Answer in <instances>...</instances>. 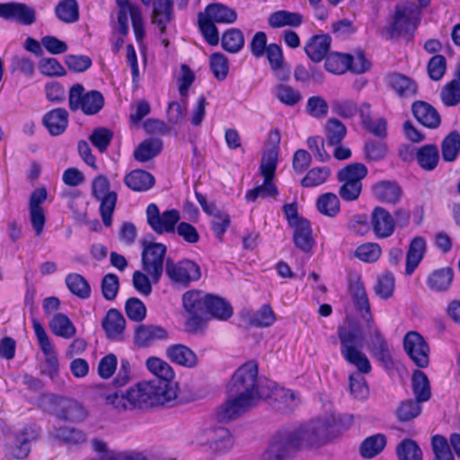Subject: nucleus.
I'll return each mask as SVG.
<instances>
[{"label": "nucleus", "mask_w": 460, "mask_h": 460, "mask_svg": "<svg viewBox=\"0 0 460 460\" xmlns=\"http://www.w3.org/2000/svg\"><path fill=\"white\" fill-rule=\"evenodd\" d=\"M32 327L37 337L39 345L42 352L48 358V362L49 366L56 369L58 368V359L54 356V351L52 348V344L49 341V338L43 327V325L35 318L32 319Z\"/></svg>", "instance_id": "c9c22d12"}, {"label": "nucleus", "mask_w": 460, "mask_h": 460, "mask_svg": "<svg viewBox=\"0 0 460 460\" xmlns=\"http://www.w3.org/2000/svg\"><path fill=\"white\" fill-rule=\"evenodd\" d=\"M331 42L332 39L328 34L314 35L305 46V51L312 61L320 62L328 56Z\"/></svg>", "instance_id": "a878e982"}, {"label": "nucleus", "mask_w": 460, "mask_h": 460, "mask_svg": "<svg viewBox=\"0 0 460 460\" xmlns=\"http://www.w3.org/2000/svg\"><path fill=\"white\" fill-rule=\"evenodd\" d=\"M0 18L15 21L22 25H31L36 21V11L23 3H0Z\"/></svg>", "instance_id": "f3484780"}, {"label": "nucleus", "mask_w": 460, "mask_h": 460, "mask_svg": "<svg viewBox=\"0 0 460 460\" xmlns=\"http://www.w3.org/2000/svg\"><path fill=\"white\" fill-rule=\"evenodd\" d=\"M416 159L422 169L432 171L439 160L438 149L435 145H425L418 150Z\"/></svg>", "instance_id": "c03bdc74"}, {"label": "nucleus", "mask_w": 460, "mask_h": 460, "mask_svg": "<svg viewBox=\"0 0 460 460\" xmlns=\"http://www.w3.org/2000/svg\"><path fill=\"white\" fill-rule=\"evenodd\" d=\"M163 148V142L159 138H148L139 144L134 152V157L139 162H147L156 156Z\"/></svg>", "instance_id": "ea45409f"}, {"label": "nucleus", "mask_w": 460, "mask_h": 460, "mask_svg": "<svg viewBox=\"0 0 460 460\" xmlns=\"http://www.w3.org/2000/svg\"><path fill=\"white\" fill-rule=\"evenodd\" d=\"M317 208L323 215L335 217L340 212L338 196L331 192L321 195L317 199Z\"/></svg>", "instance_id": "864d4df0"}, {"label": "nucleus", "mask_w": 460, "mask_h": 460, "mask_svg": "<svg viewBox=\"0 0 460 460\" xmlns=\"http://www.w3.org/2000/svg\"><path fill=\"white\" fill-rule=\"evenodd\" d=\"M278 195V189L273 183V178H264V181L261 185L257 186L247 191L245 198L249 202H253L257 198H275Z\"/></svg>", "instance_id": "4d7b16f0"}, {"label": "nucleus", "mask_w": 460, "mask_h": 460, "mask_svg": "<svg viewBox=\"0 0 460 460\" xmlns=\"http://www.w3.org/2000/svg\"><path fill=\"white\" fill-rule=\"evenodd\" d=\"M181 216L177 209H168L160 213L156 204L151 203L146 208V220L154 232L158 234L174 233Z\"/></svg>", "instance_id": "9d476101"}, {"label": "nucleus", "mask_w": 460, "mask_h": 460, "mask_svg": "<svg viewBox=\"0 0 460 460\" xmlns=\"http://www.w3.org/2000/svg\"><path fill=\"white\" fill-rule=\"evenodd\" d=\"M40 433V429L36 424L26 425L15 435L13 455L22 459L26 457L31 451V443L35 441Z\"/></svg>", "instance_id": "aec40b11"}, {"label": "nucleus", "mask_w": 460, "mask_h": 460, "mask_svg": "<svg viewBox=\"0 0 460 460\" xmlns=\"http://www.w3.org/2000/svg\"><path fill=\"white\" fill-rule=\"evenodd\" d=\"M165 355L171 362L187 368H193L199 363L196 353L189 347L182 344L169 346L166 349Z\"/></svg>", "instance_id": "412c9836"}, {"label": "nucleus", "mask_w": 460, "mask_h": 460, "mask_svg": "<svg viewBox=\"0 0 460 460\" xmlns=\"http://www.w3.org/2000/svg\"><path fill=\"white\" fill-rule=\"evenodd\" d=\"M198 441L200 446H208L211 452L217 454L229 451L234 445L230 431L222 427L204 431L199 435Z\"/></svg>", "instance_id": "9b49d317"}, {"label": "nucleus", "mask_w": 460, "mask_h": 460, "mask_svg": "<svg viewBox=\"0 0 460 460\" xmlns=\"http://www.w3.org/2000/svg\"><path fill=\"white\" fill-rule=\"evenodd\" d=\"M52 332L64 339H71L76 333V328L72 321L64 314H56L49 322Z\"/></svg>", "instance_id": "58836bf2"}, {"label": "nucleus", "mask_w": 460, "mask_h": 460, "mask_svg": "<svg viewBox=\"0 0 460 460\" xmlns=\"http://www.w3.org/2000/svg\"><path fill=\"white\" fill-rule=\"evenodd\" d=\"M303 22V16L298 13L279 10L270 14L268 23L271 28L285 26L298 27Z\"/></svg>", "instance_id": "4c0bfd02"}, {"label": "nucleus", "mask_w": 460, "mask_h": 460, "mask_svg": "<svg viewBox=\"0 0 460 460\" xmlns=\"http://www.w3.org/2000/svg\"><path fill=\"white\" fill-rule=\"evenodd\" d=\"M347 134V128L337 119H329L325 124V136L328 146H338Z\"/></svg>", "instance_id": "09e8293b"}, {"label": "nucleus", "mask_w": 460, "mask_h": 460, "mask_svg": "<svg viewBox=\"0 0 460 460\" xmlns=\"http://www.w3.org/2000/svg\"><path fill=\"white\" fill-rule=\"evenodd\" d=\"M131 405L134 409H149L163 405L176 398L173 388H166L164 381L140 382L129 388Z\"/></svg>", "instance_id": "20e7f679"}, {"label": "nucleus", "mask_w": 460, "mask_h": 460, "mask_svg": "<svg viewBox=\"0 0 460 460\" xmlns=\"http://www.w3.org/2000/svg\"><path fill=\"white\" fill-rule=\"evenodd\" d=\"M338 337L341 341V354L349 364L358 370V373L349 376L350 393L356 399H366L368 395V387L362 374H368L371 371V364L362 351V338L355 330L345 326L338 329Z\"/></svg>", "instance_id": "7ed1b4c3"}, {"label": "nucleus", "mask_w": 460, "mask_h": 460, "mask_svg": "<svg viewBox=\"0 0 460 460\" xmlns=\"http://www.w3.org/2000/svg\"><path fill=\"white\" fill-rule=\"evenodd\" d=\"M442 157L447 162H453L460 152V135L451 132L442 142Z\"/></svg>", "instance_id": "603ef678"}, {"label": "nucleus", "mask_w": 460, "mask_h": 460, "mask_svg": "<svg viewBox=\"0 0 460 460\" xmlns=\"http://www.w3.org/2000/svg\"><path fill=\"white\" fill-rule=\"evenodd\" d=\"M426 252V241L421 236H415L409 244L406 253V275H411L419 266Z\"/></svg>", "instance_id": "c85d7f7f"}, {"label": "nucleus", "mask_w": 460, "mask_h": 460, "mask_svg": "<svg viewBox=\"0 0 460 460\" xmlns=\"http://www.w3.org/2000/svg\"><path fill=\"white\" fill-rule=\"evenodd\" d=\"M276 321L275 314L270 305H263L250 319V323L256 327H269Z\"/></svg>", "instance_id": "e2e57ef3"}, {"label": "nucleus", "mask_w": 460, "mask_h": 460, "mask_svg": "<svg viewBox=\"0 0 460 460\" xmlns=\"http://www.w3.org/2000/svg\"><path fill=\"white\" fill-rule=\"evenodd\" d=\"M370 224L376 237L379 239L390 237L395 230L394 217L382 207L373 209Z\"/></svg>", "instance_id": "a211bd4d"}, {"label": "nucleus", "mask_w": 460, "mask_h": 460, "mask_svg": "<svg viewBox=\"0 0 460 460\" xmlns=\"http://www.w3.org/2000/svg\"><path fill=\"white\" fill-rule=\"evenodd\" d=\"M111 184L105 175L99 174L92 181L91 192L93 197L100 201V214L103 224L111 226L112 223V214L118 199L115 191L110 190Z\"/></svg>", "instance_id": "423d86ee"}, {"label": "nucleus", "mask_w": 460, "mask_h": 460, "mask_svg": "<svg viewBox=\"0 0 460 460\" xmlns=\"http://www.w3.org/2000/svg\"><path fill=\"white\" fill-rule=\"evenodd\" d=\"M324 66L330 73L341 75L348 70H351L356 74H361L364 73L369 66L362 54H359L354 59L349 54L332 52L326 57Z\"/></svg>", "instance_id": "1a4fd4ad"}, {"label": "nucleus", "mask_w": 460, "mask_h": 460, "mask_svg": "<svg viewBox=\"0 0 460 460\" xmlns=\"http://www.w3.org/2000/svg\"><path fill=\"white\" fill-rule=\"evenodd\" d=\"M106 403L112 406L118 411L134 409L131 405L130 390L117 391L108 394L105 397Z\"/></svg>", "instance_id": "bf43d9fd"}, {"label": "nucleus", "mask_w": 460, "mask_h": 460, "mask_svg": "<svg viewBox=\"0 0 460 460\" xmlns=\"http://www.w3.org/2000/svg\"><path fill=\"white\" fill-rule=\"evenodd\" d=\"M49 401L54 405L53 414L60 420L81 421L87 416L85 409L75 400L50 395Z\"/></svg>", "instance_id": "f8f14e48"}, {"label": "nucleus", "mask_w": 460, "mask_h": 460, "mask_svg": "<svg viewBox=\"0 0 460 460\" xmlns=\"http://www.w3.org/2000/svg\"><path fill=\"white\" fill-rule=\"evenodd\" d=\"M385 80L387 85L400 98H411L417 93V84L412 79L404 75L393 73L388 75Z\"/></svg>", "instance_id": "4be33fe9"}, {"label": "nucleus", "mask_w": 460, "mask_h": 460, "mask_svg": "<svg viewBox=\"0 0 460 460\" xmlns=\"http://www.w3.org/2000/svg\"><path fill=\"white\" fill-rule=\"evenodd\" d=\"M293 241L295 245L305 252H308L314 245L311 225L306 219L296 220L293 223Z\"/></svg>", "instance_id": "393cba45"}, {"label": "nucleus", "mask_w": 460, "mask_h": 460, "mask_svg": "<svg viewBox=\"0 0 460 460\" xmlns=\"http://www.w3.org/2000/svg\"><path fill=\"white\" fill-rule=\"evenodd\" d=\"M273 93L280 102L288 106H294L301 100L300 93L289 85L279 84Z\"/></svg>", "instance_id": "69168bd1"}, {"label": "nucleus", "mask_w": 460, "mask_h": 460, "mask_svg": "<svg viewBox=\"0 0 460 460\" xmlns=\"http://www.w3.org/2000/svg\"><path fill=\"white\" fill-rule=\"evenodd\" d=\"M93 450L98 454L94 460H141L137 456L131 453L116 454L108 449L106 443L101 439L94 438L92 441Z\"/></svg>", "instance_id": "37998d69"}, {"label": "nucleus", "mask_w": 460, "mask_h": 460, "mask_svg": "<svg viewBox=\"0 0 460 460\" xmlns=\"http://www.w3.org/2000/svg\"><path fill=\"white\" fill-rule=\"evenodd\" d=\"M330 175L331 170L329 167H314L302 179L301 184L306 188L315 187L324 183Z\"/></svg>", "instance_id": "052dcab7"}, {"label": "nucleus", "mask_w": 460, "mask_h": 460, "mask_svg": "<svg viewBox=\"0 0 460 460\" xmlns=\"http://www.w3.org/2000/svg\"><path fill=\"white\" fill-rule=\"evenodd\" d=\"M210 294L199 290L188 291L183 295L182 303L185 310L192 316L187 324L198 323L199 318L206 314L207 305Z\"/></svg>", "instance_id": "6ab92c4d"}, {"label": "nucleus", "mask_w": 460, "mask_h": 460, "mask_svg": "<svg viewBox=\"0 0 460 460\" xmlns=\"http://www.w3.org/2000/svg\"><path fill=\"white\" fill-rule=\"evenodd\" d=\"M420 21V11L413 5L397 6L394 21L384 29V36L393 40L412 33Z\"/></svg>", "instance_id": "0eeeda50"}, {"label": "nucleus", "mask_w": 460, "mask_h": 460, "mask_svg": "<svg viewBox=\"0 0 460 460\" xmlns=\"http://www.w3.org/2000/svg\"><path fill=\"white\" fill-rule=\"evenodd\" d=\"M201 13L215 23L230 24L237 20L234 9L219 3L208 4Z\"/></svg>", "instance_id": "c756f323"}, {"label": "nucleus", "mask_w": 460, "mask_h": 460, "mask_svg": "<svg viewBox=\"0 0 460 460\" xmlns=\"http://www.w3.org/2000/svg\"><path fill=\"white\" fill-rule=\"evenodd\" d=\"M125 325L123 315L116 309H110L102 323L107 337L116 341L122 338Z\"/></svg>", "instance_id": "bb28decb"}, {"label": "nucleus", "mask_w": 460, "mask_h": 460, "mask_svg": "<svg viewBox=\"0 0 460 460\" xmlns=\"http://www.w3.org/2000/svg\"><path fill=\"white\" fill-rule=\"evenodd\" d=\"M47 197V190L43 187L34 190L30 196L29 217L37 236L41 235L46 223L45 210L41 205L45 202Z\"/></svg>", "instance_id": "4468645a"}, {"label": "nucleus", "mask_w": 460, "mask_h": 460, "mask_svg": "<svg viewBox=\"0 0 460 460\" xmlns=\"http://www.w3.org/2000/svg\"><path fill=\"white\" fill-rule=\"evenodd\" d=\"M367 332L369 336V348L372 354L383 362L389 363L391 357L387 343L373 321L367 323Z\"/></svg>", "instance_id": "b1692460"}, {"label": "nucleus", "mask_w": 460, "mask_h": 460, "mask_svg": "<svg viewBox=\"0 0 460 460\" xmlns=\"http://www.w3.org/2000/svg\"><path fill=\"white\" fill-rule=\"evenodd\" d=\"M403 347L416 366L428 367L429 349L420 334L416 332H408L403 339Z\"/></svg>", "instance_id": "2eb2a0df"}, {"label": "nucleus", "mask_w": 460, "mask_h": 460, "mask_svg": "<svg viewBox=\"0 0 460 460\" xmlns=\"http://www.w3.org/2000/svg\"><path fill=\"white\" fill-rule=\"evenodd\" d=\"M279 132L277 129L270 131L260 166L261 173L264 178H274L279 152Z\"/></svg>", "instance_id": "dca6fc26"}, {"label": "nucleus", "mask_w": 460, "mask_h": 460, "mask_svg": "<svg viewBox=\"0 0 460 460\" xmlns=\"http://www.w3.org/2000/svg\"><path fill=\"white\" fill-rule=\"evenodd\" d=\"M206 314H209L217 319L226 321L232 316L233 308L225 299L209 295Z\"/></svg>", "instance_id": "a19ab883"}, {"label": "nucleus", "mask_w": 460, "mask_h": 460, "mask_svg": "<svg viewBox=\"0 0 460 460\" xmlns=\"http://www.w3.org/2000/svg\"><path fill=\"white\" fill-rule=\"evenodd\" d=\"M439 96L444 105L456 106L460 103V85L451 80L441 89Z\"/></svg>", "instance_id": "338daca9"}, {"label": "nucleus", "mask_w": 460, "mask_h": 460, "mask_svg": "<svg viewBox=\"0 0 460 460\" xmlns=\"http://www.w3.org/2000/svg\"><path fill=\"white\" fill-rule=\"evenodd\" d=\"M167 248L160 243H150L144 246L141 262L143 270L157 283L164 271V261Z\"/></svg>", "instance_id": "6e6552de"}, {"label": "nucleus", "mask_w": 460, "mask_h": 460, "mask_svg": "<svg viewBox=\"0 0 460 460\" xmlns=\"http://www.w3.org/2000/svg\"><path fill=\"white\" fill-rule=\"evenodd\" d=\"M66 285L69 291L82 299L91 296V287L88 281L78 273H70L66 277Z\"/></svg>", "instance_id": "a18cd8bd"}, {"label": "nucleus", "mask_w": 460, "mask_h": 460, "mask_svg": "<svg viewBox=\"0 0 460 460\" xmlns=\"http://www.w3.org/2000/svg\"><path fill=\"white\" fill-rule=\"evenodd\" d=\"M10 71L11 73L18 72L31 78L35 73V63L27 56L15 55L11 59Z\"/></svg>", "instance_id": "6e6d98bb"}, {"label": "nucleus", "mask_w": 460, "mask_h": 460, "mask_svg": "<svg viewBox=\"0 0 460 460\" xmlns=\"http://www.w3.org/2000/svg\"><path fill=\"white\" fill-rule=\"evenodd\" d=\"M146 366L155 376L153 380L164 381L166 388H172L170 381L174 377V371L166 361L152 357L146 359Z\"/></svg>", "instance_id": "f704fd0d"}, {"label": "nucleus", "mask_w": 460, "mask_h": 460, "mask_svg": "<svg viewBox=\"0 0 460 460\" xmlns=\"http://www.w3.org/2000/svg\"><path fill=\"white\" fill-rule=\"evenodd\" d=\"M42 122L50 135L59 136L67 128L68 112L63 108L54 109L44 115Z\"/></svg>", "instance_id": "cd10ccee"}, {"label": "nucleus", "mask_w": 460, "mask_h": 460, "mask_svg": "<svg viewBox=\"0 0 460 460\" xmlns=\"http://www.w3.org/2000/svg\"><path fill=\"white\" fill-rule=\"evenodd\" d=\"M167 337V332L156 325H140L135 332V343L140 347H146L153 342L164 340Z\"/></svg>", "instance_id": "7c9ffc66"}, {"label": "nucleus", "mask_w": 460, "mask_h": 460, "mask_svg": "<svg viewBox=\"0 0 460 460\" xmlns=\"http://www.w3.org/2000/svg\"><path fill=\"white\" fill-rule=\"evenodd\" d=\"M394 290V277L390 272H385L378 277L375 286L376 294L382 299L390 298Z\"/></svg>", "instance_id": "0e129e2a"}, {"label": "nucleus", "mask_w": 460, "mask_h": 460, "mask_svg": "<svg viewBox=\"0 0 460 460\" xmlns=\"http://www.w3.org/2000/svg\"><path fill=\"white\" fill-rule=\"evenodd\" d=\"M352 422V415H343L338 419L330 415L315 420L297 430L278 432L272 437L259 460H291L304 445L314 446L323 443L341 429H349Z\"/></svg>", "instance_id": "f03ea898"}, {"label": "nucleus", "mask_w": 460, "mask_h": 460, "mask_svg": "<svg viewBox=\"0 0 460 460\" xmlns=\"http://www.w3.org/2000/svg\"><path fill=\"white\" fill-rule=\"evenodd\" d=\"M198 23L199 31L206 41L211 46L217 45L219 42V33L215 22L199 13L198 15Z\"/></svg>", "instance_id": "5fc2aeb1"}, {"label": "nucleus", "mask_w": 460, "mask_h": 460, "mask_svg": "<svg viewBox=\"0 0 460 460\" xmlns=\"http://www.w3.org/2000/svg\"><path fill=\"white\" fill-rule=\"evenodd\" d=\"M386 445V438L383 434H376L364 439L360 446V454L364 458H373L383 451Z\"/></svg>", "instance_id": "49530a36"}, {"label": "nucleus", "mask_w": 460, "mask_h": 460, "mask_svg": "<svg viewBox=\"0 0 460 460\" xmlns=\"http://www.w3.org/2000/svg\"><path fill=\"white\" fill-rule=\"evenodd\" d=\"M57 17L66 22L73 23L79 19V7L75 0H62L55 8Z\"/></svg>", "instance_id": "de8ad7c7"}, {"label": "nucleus", "mask_w": 460, "mask_h": 460, "mask_svg": "<svg viewBox=\"0 0 460 460\" xmlns=\"http://www.w3.org/2000/svg\"><path fill=\"white\" fill-rule=\"evenodd\" d=\"M124 183L134 191H146L155 184V177L145 170H134L124 178Z\"/></svg>", "instance_id": "72a5a7b5"}, {"label": "nucleus", "mask_w": 460, "mask_h": 460, "mask_svg": "<svg viewBox=\"0 0 460 460\" xmlns=\"http://www.w3.org/2000/svg\"><path fill=\"white\" fill-rule=\"evenodd\" d=\"M221 44L225 50L230 53H237L243 48V34L239 29H228L222 36Z\"/></svg>", "instance_id": "8fccbe9b"}, {"label": "nucleus", "mask_w": 460, "mask_h": 460, "mask_svg": "<svg viewBox=\"0 0 460 460\" xmlns=\"http://www.w3.org/2000/svg\"><path fill=\"white\" fill-rule=\"evenodd\" d=\"M399 460H422V452L417 443L411 439L402 440L396 448Z\"/></svg>", "instance_id": "13d9d810"}, {"label": "nucleus", "mask_w": 460, "mask_h": 460, "mask_svg": "<svg viewBox=\"0 0 460 460\" xmlns=\"http://www.w3.org/2000/svg\"><path fill=\"white\" fill-rule=\"evenodd\" d=\"M374 196L380 201L395 204L402 196V190L395 182L383 181L375 184L372 188Z\"/></svg>", "instance_id": "473e14b6"}, {"label": "nucleus", "mask_w": 460, "mask_h": 460, "mask_svg": "<svg viewBox=\"0 0 460 460\" xmlns=\"http://www.w3.org/2000/svg\"><path fill=\"white\" fill-rule=\"evenodd\" d=\"M40 72L48 77H58L66 75L65 67L54 58H43L39 62Z\"/></svg>", "instance_id": "680f3d73"}, {"label": "nucleus", "mask_w": 460, "mask_h": 460, "mask_svg": "<svg viewBox=\"0 0 460 460\" xmlns=\"http://www.w3.org/2000/svg\"><path fill=\"white\" fill-rule=\"evenodd\" d=\"M119 8L117 30L122 35L128 32V13H133L134 8H140L137 4H132L129 0H115Z\"/></svg>", "instance_id": "3c124183"}, {"label": "nucleus", "mask_w": 460, "mask_h": 460, "mask_svg": "<svg viewBox=\"0 0 460 460\" xmlns=\"http://www.w3.org/2000/svg\"><path fill=\"white\" fill-rule=\"evenodd\" d=\"M381 247L376 243H366L355 251V256L365 262H375L381 255Z\"/></svg>", "instance_id": "774afa93"}, {"label": "nucleus", "mask_w": 460, "mask_h": 460, "mask_svg": "<svg viewBox=\"0 0 460 460\" xmlns=\"http://www.w3.org/2000/svg\"><path fill=\"white\" fill-rule=\"evenodd\" d=\"M166 273L174 282L188 285L200 278L199 267L190 260H182L177 263L167 261Z\"/></svg>", "instance_id": "ddd939ff"}, {"label": "nucleus", "mask_w": 460, "mask_h": 460, "mask_svg": "<svg viewBox=\"0 0 460 460\" xmlns=\"http://www.w3.org/2000/svg\"><path fill=\"white\" fill-rule=\"evenodd\" d=\"M68 105L71 111H82L85 115L97 114L104 105L103 95L96 90L85 92L81 84H75L69 90Z\"/></svg>", "instance_id": "39448f33"}, {"label": "nucleus", "mask_w": 460, "mask_h": 460, "mask_svg": "<svg viewBox=\"0 0 460 460\" xmlns=\"http://www.w3.org/2000/svg\"><path fill=\"white\" fill-rule=\"evenodd\" d=\"M411 111L415 119L423 126L429 128H436L439 126L440 116L429 103L422 101L414 102Z\"/></svg>", "instance_id": "5701e85b"}, {"label": "nucleus", "mask_w": 460, "mask_h": 460, "mask_svg": "<svg viewBox=\"0 0 460 460\" xmlns=\"http://www.w3.org/2000/svg\"><path fill=\"white\" fill-rule=\"evenodd\" d=\"M173 16V0H155L154 4L152 21L162 33Z\"/></svg>", "instance_id": "2f4dec72"}, {"label": "nucleus", "mask_w": 460, "mask_h": 460, "mask_svg": "<svg viewBox=\"0 0 460 460\" xmlns=\"http://www.w3.org/2000/svg\"><path fill=\"white\" fill-rule=\"evenodd\" d=\"M454 273L452 269L446 267L433 270L427 279L428 287L435 292L446 291L451 286Z\"/></svg>", "instance_id": "e433bc0d"}, {"label": "nucleus", "mask_w": 460, "mask_h": 460, "mask_svg": "<svg viewBox=\"0 0 460 460\" xmlns=\"http://www.w3.org/2000/svg\"><path fill=\"white\" fill-rule=\"evenodd\" d=\"M274 396L281 398L288 407L296 400V394L289 390L279 388L274 382L258 378V366L254 361L242 365L233 375L228 386V398L218 410L221 420H230L256 404L261 399Z\"/></svg>", "instance_id": "f257e3e1"}, {"label": "nucleus", "mask_w": 460, "mask_h": 460, "mask_svg": "<svg viewBox=\"0 0 460 460\" xmlns=\"http://www.w3.org/2000/svg\"><path fill=\"white\" fill-rule=\"evenodd\" d=\"M411 386L418 402H427L431 396L428 376L420 370H415L411 376Z\"/></svg>", "instance_id": "79ce46f5"}]
</instances>
